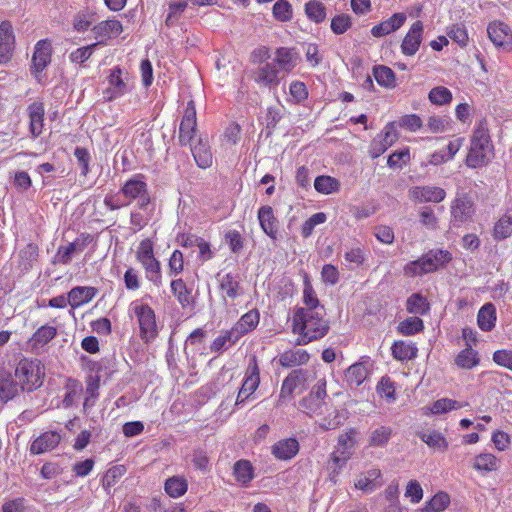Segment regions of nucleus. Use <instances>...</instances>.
<instances>
[{
  "label": "nucleus",
  "mask_w": 512,
  "mask_h": 512,
  "mask_svg": "<svg viewBox=\"0 0 512 512\" xmlns=\"http://www.w3.org/2000/svg\"><path fill=\"white\" fill-rule=\"evenodd\" d=\"M325 309H297L293 316V331L300 336L298 344L305 345L323 338L329 330L324 319Z\"/></svg>",
  "instance_id": "obj_1"
},
{
  "label": "nucleus",
  "mask_w": 512,
  "mask_h": 512,
  "mask_svg": "<svg viewBox=\"0 0 512 512\" xmlns=\"http://www.w3.org/2000/svg\"><path fill=\"white\" fill-rule=\"evenodd\" d=\"M129 313L137 321L141 340L146 344L152 343L159 333V325L152 307L141 300H135L129 305Z\"/></svg>",
  "instance_id": "obj_2"
},
{
  "label": "nucleus",
  "mask_w": 512,
  "mask_h": 512,
  "mask_svg": "<svg viewBox=\"0 0 512 512\" xmlns=\"http://www.w3.org/2000/svg\"><path fill=\"white\" fill-rule=\"evenodd\" d=\"M452 259L451 253L447 250H430L419 259L408 262L403 269L407 277H417L432 273L443 267Z\"/></svg>",
  "instance_id": "obj_3"
},
{
  "label": "nucleus",
  "mask_w": 512,
  "mask_h": 512,
  "mask_svg": "<svg viewBox=\"0 0 512 512\" xmlns=\"http://www.w3.org/2000/svg\"><path fill=\"white\" fill-rule=\"evenodd\" d=\"M493 156V146L488 130L478 127L471 138V146L466 157V165L471 168H479L486 165Z\"/></svg>",
  "instance_id": "obj_4"
},
{
  "label": "nucleus",
  "mask_w": 512,
  "mask_h": 512,
  "mask_svg": "<svg viewBox=\"0 0 512 512\" xmlns=\"http://www.w3.org/2000/svg\"><path fill=\"white\" fill-rule=\"evenodd\" d=\"M45 370L38 359L24 358L15 369V378L22 391L31 392L43 384Z\"/></svg>",
  "instance_id": "obj_5"
},
{
  "label": "nucleus",
  "mask_w": 512,
  "mask_h": 512,
  "mask_svg": "<svg viewBox=\"0 0 512 512\" xmlns=\"http://www.w3.org/2000/svg\"><path fill=\"white\" fill-rule=\"evenodd\" d=\"M136 259L143 266L146 278L159 287L162 283L161 268L159 261L154 257L153 243L150 239H143L139 243Z\"/></svg>",
  "instance_id": "obj_6"
},
{
  "label": "nucleus",
  "mask_w": 512,
  "mask_h": 512,
  "mask_svg": "<svg viewBox=\"0 0 512 512\" xmlns=\"http://www.w3.org/2000/svg\"><path fill=\"white\" fill-rule=\"evenodd\" d=\"M120 193L124 196L127 205L132 201H137L138 207L142 210H145L151 202L148 185L142 174H135L128 179L122 185Z\"/></svg>",
  "instance_id": "obj_7"
},
{
  "label": "nucleus",
  "mask_w": 512,
  "mask_h": 512,
  "mask_svg": "<svg viewBox=\"0 0 512 512\" xmlns=\"http://www.w3.org/2000/svg\"><path fill=\"white\" fill-rule=\"evenodd\" d=\"M130 90L131 86L127 74L124 75L119 67H114L107 78V87L103 91V99L113 101L124 96Z\"/></svg>",
  "instance_id": "obj_8"
},
{
  "label": "nucleus",
  "mask_w": 512,
  "mask_h": 512,
  "mask_svg": "<svg viewBox=\"0 0 512 512\" xmlns=\"http://www.w3.org/2000/svg\"><path fill=\"white\" fill-rule=\"evenodd\" d=\"M260 384V369L255 356L251 357L245 372L242 386L238 392L236 405L248 400Z\"/></svg>",
  "instance_id": "obj_9"
},
{
  "label": "nucleus",
  "mask_w": 512,
  "mask_h": 512,
  "mask_svg": "<svg viewBox=\"0 0 512 512\" xmlns=\"http://www.w3.org/2000/svg\"><path fill=\"white\" fill-rule=\"evenodd\" d=\"M487 34L496 47L512 48V30L505 22L499 20L490 22L487 26Z\"/></svg>",
  "instance_id": "obj_10"
},
{
  "label": "nucleus",
  "mask_w": 512,
  "mask_h": 512,
  "mask_svg": "<svg viewBox=\"0 0 512 512\" xmlns=\"http://www.w3.org/2000/svg\"><path fill=\"white\" fill-rule=\"evenodd\" d=\"M196 126V109L194 102L191 100L187 103L179 126V141L182 145L189 144L192 141L196 131Z\"/></svg>",
  "instance_id": "obj_11"
},
{
  "label": "nucleus",
  "mask_w": 512,
  "mask_h": 512,
  "mask_svg": "<svg viewBox=\"0 0 512 512\" xmlns=\"http://www.w3.org/2000/svg\"><path fill=\"white\" fill-rule=\"evenodd\" d=\"M423 31L422 21L417 20L411 25L400 46L403 55L413 56L417 53L422 43Z\"/></svg>",
  "instance_id": "obj_12"
},
{
  "label": "nucleus",
  "mask_w": 512,
  "mask_h": 512,
  "mask_svg": "<svg viewBox=\"0 0 512 512\" xmlns=\"http://www.w3.org/2000/svg\"><path fill=\"white\" fill-rule=\"evenodd\" d=\"M409 196L418 203H440L446 197L443 188L433 185L414 186L409 190Z\"/></svg>",
  "instance_id": "obj_13"
},
{
  "label": "nucleus",
  "mask_w": 512,
  "mask_h": 512,
  "mask_svg": "<svg viewBox=\"0 0 512 512\" xmlns=\"http://www.w3.org/2000/svg\"><path fill=\"white\" fill-rule=\"evenodd\" d=\"M61 441V435L55 431H46L30 444V453L40 455L55 449Z\"/></svg>",
  "instance_id": "obj_14"
},
{
  "label": "nucleus",
  "mask_w": 512,
  "mask_h": 512,
  "mask_svg": "<svg viewBox=\"0 0 512 512\" xmlns=\"http://www.w3.org/2000/svg\"><path fill=\"white\" fill-rule=\"evenodd\" d=\"M27 115L29 119V132L33 139L39 137L44 128V104L40 101H35L27 107Z\"/></svg>",
  "instance_id": "obj_15"
},
{
  "label": "nucleus",
  "mask_w": 512,
  "mask_h": 512,
  "mask_svg": "<svg viewBox=\"0 0 512 512\" xmlns=\"http://www.w3.org/2000/svg\"><path fill=\"white\" fill-rule=\"evenodd\" d=\"M464 143V138H457L448 143L445 148L437 150L427 158V164L438 166L451 161Z\"/></svg>",
  "instance_id": "obj_16"
},
{
  "label": "nucleus",
  "mask_w": 512,
  "mask_h": 512,
  "mask_svg": "<svg viewBox=\"0 0 512 512\" xmlns=\"http://www.w3.org/2000/svg\"><path fill=\"white\" fill-rule=\"evenodd\" d=\"M15 44L12 25L8 21L0 24V63L4 64L10 61Z\"/></svg>",
  "instance_id": "obj_17"
},
{
  "label": "nucleus",
  "mask_w": 512,
  "mask_h": 512,
  "mask_svg": "<svg viewBox=\"0 0 512 512\" xmlns=\"http://www.w3.org/2000/svg\"><path fill=\"white\" fill-rule=\"evenodd\" d=\"M306 381V372L299 369V370H293L283 381L280 395H279V404L291 399L293 393L295 390L300 387L304 386V383Z\"/></svg>",
  "instance_id": "obj_18"
},
{
  "label": "nucleus",
  "mask_w": 512,
  "mask_h": 512,
  "mask_svg": "<svg viewBox=\"0 0 512 512\" xmlns=\"http://www.w3.org/2000/svg\"><path fill=\"white\" fill-rule=\"evenodd\" d=\"M52 47L50 41L40 40L35 45L32 57V71L41 73L51 62Z\"/></svg>",
  "instance_id": "obj_19"
},
{
  "label": "nucleus",
  "mask_w": 512,
  "mask_h": 512,
  "mask_svg": "<svg viewBox=\"0 0 512 512\" xmlns=\"http://www.w3.org/2000/svg\"><path fill=\"white\" fill-rule=\"evenodd\" d=\"M299 448L296 438H284L272 445L271 454L278 460L287 461L298 454Z\"/></svg>",
  "instance_id": "obj_20"
},
{
  "label": "nucleus",
  "mask_w": 512,
  "mask_h": 512,
  "mask_svg": "<svg viewBox=\"0 0 512 512\" xmlns=\"http://www.w3.org/2000/svg\"><path fill=\"white\" fill-rule=\"evenodd\" d=\"M407 16L403 12L394 13L390 18L375 25L371 29L374 37H383L400 29L406 22Z\"/></svg>",
  "instance_id": "obj_21"
},
{
  "label": "nucleus",
  "mask_w": 512,
  "mask_h": 512,
  "mask_svg": "<svg viewBox=\"0 0 512 512\" xmlns=\"http://www.w3.org/2000/svg\"><path fill=\"white\" fill-rule=\"evenodd\" d=\"M98 289L92 286H76L68 292V303L72 309L79 308L97 295Z\"/></svg>",
  "instance_id": "obj_22"
},
{
  "label": "nucleus",
  "mask_w": 512,
  "mask_h": 512,
  "mask_svg": "<svg viewBox=\"0 0 512 512\" xmlns=\"http://www.w3.org/2000/svg\"><path fill=\"white\" fill-rule=\"evenodd\" d=\"M359 432L356 428H349L341 433L334 452L338 455H344L351 458L354 454V448L358 442Z\"/></svg>",
  "instance_id": "obj_23"
},
{
  "label": "nucleus",
  "mask_w": 512,
  "mask_h": 512,
  "mask_svg": "<svg viewBox=\"0 0 512 512\" xmlns=\"http://www.w3.org/2000/svg\"><path fill=\"white\" fill-rule=\"evenodd\" d=\"M219 287L224 299L234 300L243 294L240 285L239 276L232 273H226L219 280Z\"/></svg>",
  "instance_id": "obj_24"
},
{
  "label": "nucleus",
  "mask_w": 512,
  "mask_h": 512,
  "mask_svg": "<svg viewBox=\"0 0 512 512\" xmlns=\"http://www.w3.org/2000/svg\"><path fill=\"white\" fill-rule=\"evenodd\" d=\"M473 214L472 202L466 197H457L451 205V215L455 225L468 221Z\"/></svg>",
  "instance_id": "obj_25"
},
{
  "label": "nucleus",
  "mask_w": 512,
  "mask_h": 512,
  "mask_svg": "<svg viewBox=\"0 0 512 512\" xmlns=\"http://www.w3.org/2000/svg\"><path fill=\"white\" fill-rule=\"evenodd\" d=\"M254 80L265 87L277 86L279 84V69L274 62H267L256 70Z\"/></svg>",
  "instance_id": "obj_26"
},
{
  "label": "nucleus",
  "mask_w": 512,
  "mask_h": 512,
  "mask_svg": "<svg viewBox=\"0 0 512 512\" xmlns=\"http://www.w3.org/2000/svg\"><path fill=\"white\" fill-rule=\"evenodd\" d=\"M260 315L256 309H252L241 316L237 323L231 328L233 333L240 340L244 335L254 330L259 324Z\"/></svg>",
  "instance_id": "obj_27"
},
{
  "label": "nucleus",
  "mask_w": 512,
  "mask_h": 512,
  "mask_svg": "<svg viewBox=\"0 0 512 512\" xmlns=\"http://www.w3.org/2000/svg\"><path fill=\"white\" fill-rule=\"evenodd\" d=\"M123 31V27L120 21L116 19H110L101 21L93 27V32L97 38H101L99 42L104 43L105 40L116 38Z\"/></svg>",
  "instance_id": "obj_28"
},
{
  "label": "nucleus",
  "mask_w": 512,
  "mask_h": 512,
  "mask_svg": "<svg viewBox=\"0 0 512 512\" xmlns=\"http://www.w3.org/2000/svg\"><path fill=\"white\" fill-rule=\"evenodd\" d=\"M418 437L431 449L444 452L448 449L449 443L440 431L426 429L418 432Z\"/></svg>",
  "instance_id": "obj_29"
},
{
  "label": "nucleus",
  "mask_w": 512,
  "mask_h": 512,
  "mask_svg": "<svg viewBox=\"0 0 512 512\" xmlns=\"http://www.w3.org/2000/svg\"><path fill=\"white\" fill-rule=\"evenodd\" d=\"M298 53L293 48L280 47L275 51L273 62L286 73L292 71L297 65Z\"/></svg>",
  "instance_id": "obj_30"
},
{
  "label": "nucleus",
  "mask_w": 512,
  "mask_h": 512,
  "mask_svg": "<svg viewBox=\"0 0 512 512\" xmlns=\"http://www.w3.org/2000/svg\"><path fill=\"white\" fill-rule=\"evenodd\" d=\"M258 220L263 232L272 239L276 238L277 220L271 206H262L258 210Z\"/></svg>",
  "instance_id": "obj_31"
},
{
  "label": "nucleus",
  "mask_w": 512,
  "mask_h": 512,
  "mask_svg": "<svg viewBox=\"0 0 512 512\" xmlns=\"http://www.w3.org/2000/svg\"><path fill=\"white\" fill-rule=\"evenodd\" d=\"M499 460L492 453H480L473 458L472 467L482 475L497 471Z\"/></svg>",
  "instance_id": "obj_32"
},
{
  "label": "nucleus",
  "mask_w": 512,
  "mask_h": 512,
  "mask_svg": "<svg viewBox=\"0 0 512 512\" xmlns=\"http://www.w3.org/2000/svg\"><path fill=\"white\" fill-rule=\"evenodd\" d=\"M310 355L304 349H291L284 351L278 357V362L283 367H294L306 364Z\"/></svg>",
  "instance_id": "obj_33"
},
{
  "label": "nucleus",
  "mask_w": 512,
  "mask_h": 512,
  "mask_svg": "<svg viewBox=\"0 0 512 512\" xmlns=\"http://www.w3.org/2000/svg\"><path fill=\"white\" fill-rule=\"evenodd\" d=\"M173 295L183 308L191 307L194 303L192 289L188 288L183 279H175L170 284Z\"/></svg>",
  "instance_id": "obj_34"
},
{
  "label": "nucleus",
  "mask_w": 512,
  "mask_h": 512,
  "mask_svg": "<svg viewBox=\"0 0 512 512\" xmlns=\"http://www.w3.org/2000/svg\"><path fill=\"white\" fill-rule=\"evenodd\" d=\"M86 239L87 238H77L75 241H73L67 245L60 246L58 248L57 255H56L58 258V262H60L62 264L70 263V261L72 259V255L74 253H80V252L84 251V249L87 246Z\"/></svg>",
  "instance_id": "obj_35"
},
{
  "label": "nucleus",
  "mask_w": 512,
  "mask_h": 512,
  "mask_svg": "<svg viewBox=\"0 0 512 512\" xmlns=\"http://www.w3.org/2000/svg\"><path fill=\"white\" fill-rule=\"evenodd\" d=\"M512 235V208H509L498 219L493 227V238L496 241L504 240Z\"/></svg>",
  "instance_id": "obj_36"
},
{
  "label": "nucleus",
  "mask_w": 512,
  "mask_h": 512,
  "mask_svg": "<svg viewBox=\"0 0 512 512\" xmlns=\"http://www.w3.org/2000/svg\"><path fill=\"white\" fill-rule=\"evenodd\" d=\"M56 335L57 329L54 326L43 325L34 332L29 339V344L33 350L39 349L49 343Z\"/></svg>",
  "instance_id": "obj_37"
},
{
  "label": "nucleus",
  "mask_w": 512,
  "mask_h": 512,
  "mask_svg": "<svg viewBox=\"0 0 512 512\" xmlns=\"http://www.w3.org/2000/svg\"><path fill=\"white\" fill-rule=\"evenodd\" d=\"M496 323V308L492 303L484 304L477 315V324L483 331H491Z\"/></svg>",
  "instance_id": "obj_38"
},
{
  "label": "nucleus",
  "mask_w": 512,
  "mask_h": 512,
  "mask_svg": "<svg viewBox=\"0 0 512 512\" xmlns=\"http://www.w3.org/2000/svg\"><path fill=\"white\" fill-rule=\"evenodd\" d=\"M191 151L200 168L205 169L212 165L213 157L207 142L200 139L196 145L191 147Z\"/></svg>",
  "instance_id": "obj_39"
},
{
  "label": "nucleus",
  "mask_w": 512,
  "mask_h": 512,
  "mask_svg": "<svg viewBox=\"0 0 512 512\" xmlns=\"http://www.w3.org/2000/svg\"><path fill=\"white\" fill-rule=\"evenodd\" d=\"M368 376V368L363 362L352 364L345 372V380L349 386H360Z\"/></svg>",
  "instance_id": "obj_40"
},
{
  "label": "nucleus",
  "mask_w": 512,
  "mask_h": 512,
  "mask_svg": "<svg viewBox=\"0 0 512 512\" xmlns=\"http://www.w3.org/2000/svg\"><path fill=\"white\" fill-rule=\"evenodd\" d=\"M417 347L411 342L395 341L391 347L392 355L400 361H407L417 356Z\"/></svg>",
  "instance_id": "obj_41"
},
{
  "label": "nucleus",
  "mask_w": 512,
  "mask_h": 512,
  "mask_svg": "<svg viewBox=\"0 0 512 512\" xmlns=\"http://www.w3.org/2000/svg\"><path fill=\"white\" fill-rule=\"evenodd\" d=\"M348 411L346 409H334L324 416L319 421V426L323 430H333L342 425L348 418Z\"/></svg>",
  "instance_id": "obj_42"
},
{
  "label": "nucleus",
  "mask_w": 512,
  "mask_h": 512,
  "mask_svg": "<svg viewBox=\"0 0 512 512\" xmlns=\"http://www.w3.org/2000/svg\"><path fill=\"white\" fill-rule=\"evenodd\" d=\"M165 492L172 498L183 496L188 489V482L184 476H172L165 481Z\"/></svg>",
  "instance_id": "obj_43"
},
{
  "label": "nucleus",
  "mask_w": 512,
  "mask_h": 512,
  "mask_svg": "<svg viewBox=\"0 0 512 512\" xmlns=\"http://www.w3.org/2000/svg\"><path fill=\"white\" fill-rule=\"evenodd\" d=\"M303 411L311 417L323 416L328 412V405L322 399H314L313 397H305L300 403Z\"/></svg>",
  "instance_id": "obj_44"
},
{
  "label": "nucleus",
  "mask_w": 512,
  "mask_h": 512,
  "mask_svg": "<svg viewBox=\"0 0 512 512\" xmlns=\"http://www.w3.org/2000/svg\"><path fill=\"white\" fill-rule=\"evenodd\" d=\"M233 471L237 482L242 485H248L254 478V468L248 460L237 461L234 464Z\"/></svg>",
  "instance_id": "obj_45"
},
{
  "label": "nucleus",
  "mask_w": 512,
  "mask_h": 512,
  "mask_svg": "<svg viewBox=\"0 0 512 512\" xmlns=\"http://www.w3.org/2000/svg\"><path fill=\"white\" fill-rule=\"evenodd\" d=\"M392 436V428L389 426H378L371 430L368 444L371 447H384L388 444Z\"/></svg>",
  "instance_id": "obj_46"
},
{
  "label": "nucleus",
  "mask_w": 512,
  "mask_h": 512,
  "mask_svg": "<svg viewBox=\"0 0 512 512\" xmlns=\"http://www.w3.org/2000/svg\"><path fill=\"white\" fill-rule=\"evenodd\" d=\"M18 383L14 382L11 375L0 373V399L4 402L11 400L18 393Z\"/></svg>",
  "instance_id": "obj_47"
},
{
  "label": "nucleus",
  "mask_w": 512,
  "mask_h": 512,
  "mask_svg": "<svg viewBox=\"0 0 512 512\" xmlns=\"http://www.w3.org/2000/svg\"><path fill=\"white\" fill-rule=\"evenodd\" d=\"M314 188L317 192L328 195L340 190V182L334 177L321 175L316 177Z\"/></svg>",
  "instance_id": "obj_48"
},
{
  "label": "nucleus",
  "mask_w": 512,
  "mask_h": 512,
  "mask_svg": "<svg viewBox=\"0 0 512 512\" xmlns=\"http://www.w3.org/2000/svg\"><path fill=\"white\" fill-rule=\"evenodd\" d=\"M468 403L459 402L449 398L436 400L429 408L431 414H443L467 406Z\"/></svg>",
  "instance_id": "obj_49"
},
{
  "label": "nucleus",
  "mask_w": 512,
  "mask_h": 512,
  "mask_svg": "<svg viewBox=\"0 0 512 512\" xmlns=\"http://www.w3.org/2000/svg\"><path fill=\"white\" fill-rule=\"evenodd\" d=\"M429 308L427 299L419 293H414L407 299L406 309L411 314L424 315Z\"/></svg>",
  "instance_id": "obj_50"
},
{
  "label": "nucleus",
  "mask_w": 512,
  "mask_h": 512,
  "mask_svg": "<svg viewBox=\"0 0 512 512\" xmlns=\"http://www.w3.org/2000/svg\"><path fill=\"white\" fill-rule=\"evenodd\" d=\"M455 363L463 369H471L479 364L478 353L472 347H466L458 353Z\"/></svg>",
  "instance_id": "obj_51"
},
{
  "label": "nucleus",
  "mask_w": 512,
  "mask_h": 512,
  "mask_svg": "<svg viewBox=\"0 0 512 512\" xmlns=\"http://www.w3.org/2000/svg\"><path fill=\"white\" fill-rule=\"evenodd\" d=\"M238 341L239 339L237 338V336L233 333L231 329H229L222 332L218 337L214 339L210 349L212 352H221L223 350H226L228 347L234 345Z\"/></svg>",
  "instance_id": "obj_52"
},
{
  "label": "nucleus",
  "mask_w": 512,
  "mask_h": 512,
  "mask_svg": "<svg viewBox=\"0 0 512 512\" xmlns=\"http://www.w3.org/2000/svg\"><path fill=\"white\" fill-rule=\"evenodd\" d=\"M450 504V497L446 492L436 493L422 508V512H441Z\"/></svg>",
  "instance_id": "obj_53"
},
{
  "label": "nucleus",
  "mask_w": 512,
  "mask_h": 512,
  "mask_svg": "<svg viewBox=\"0 0 512 512\" xmlns=\"http://www.w3.org/2000/svg\"><path fill=\"white\" fill-rule=\"evenodd\" d=\"M373 76L380 86L392 88L395 86V74L389 67L375 66L373 68Z\"/></svg>",
  "instance_id": "obj_54"
},
{
  "label": "nucleus",
  "mask_w": 512,
  "mask_h": 512,
  "mask_svg": "<svg viewBox=\"0 0 512 512\" xmlns=\"http://www.w3.org/2000/svg\"><path fill=\"white\" fill-rule=\"evenodd\" d=\"M305 13L309 20L315 23H321L326 18V8L318 0H310L305 4Z\"/></svg>",
  "instance_id": "obj_55"
},
{
  "label": "nucleus",
  "mask_w": 512,
  "mask_h": 512,
  "mask_svg": "<svg viewBox=\"0 0 512 512\" xmlns=\"http://www.w3.org/2000/svg\"><path fill=\"white\" fill-rule=\"evenodd\" d=\"M65 389L66 393L63 398V405L70 407L82 392V384L76 379L69 378L66 382Z\"/></svg>",
  "instance_id": "obj_56"
},
{
  "label": "nucleus",
  "mask_w": 512,
  "mask_h": 512,
  "mask_svg": "<svg viewBox=\"0 0 512 512\" xmlns=\"http://www.w3.org/2000/svg\"><path fill=\"white\" fill-rule=\"evenodd\" d=\"M424 328V324L422 319L419 317H408L405 320L401 321L398 325V331L402 335H414Z\"/></svg>",
  "instance_id": "obj_57"
},
{
  "label": "nucleus",
  "mask_w": 512,
  "mask_h": 512,
  "mask_svg": "<svg viewBox=\"0 0 512 512\" xmlns=\"http://www.w3.org/2000/svg\"><path fill=\"white\" fill-rule=\"evenodd\" d=\"M428 99L432 104L442 106L452 101V93L444 86H437L430 90Z\"/></svg>",
  "instance_id": "obj_58"
},
{
  "label": "nucleus",
  "mask_w": 512,
  "mask_h": 512,
  "mask_svg": "<svg viewBox=\"0 0 512 512\" xmlns=\"http://www.w3.org/2000/svg\"><path fill=\"white\" fill-rule=\"evenodd\" d=\"M187 8V2L184 0H172L168 6V14L165 19L167 26H173L181 17Z\"/></svg>",
  "instance_id": "obj_59"
},
{
  "label": "nucleus",
  "mask_w": 512,
  "mask_h": 512,
  "mask_svg": "<svg viewBox=\"0 0 512 512\" xmlns=\"http://www.w3.org/2000/svg\"><path fill=\"white\" fill-rule=\"evenodd\" d=\"M102 42H96L84 47L77 48L76 50L72 51L69 55V59L72 63L75 64H83L85 61H87L93 54L96 47L101 44Z\"/></svg>",
  "instance_id": "obj_60"
},
{
  "label": "nucleus",
  "mask_w": 512,
  "mask_h": 512,
  "mask_svg": "<svg viewBox=\"0 0 512 512\" xmlns=\"http://www.w3.org/2000/svg\"><path fill=\"white\" fill-rule=\"evenodd\" d=\"M447 35L461 47H466L468 44V32L463 24H454L450 26L447 30Z\"/></svg>",
  "instance_id": "obj_61"
},
{
  "label": "nucleus",
  "mask_w": 512,
  "mask_h": 512,
  "mask_svg": "<svg viewBox=\"0 0 512 512\" xmlns=\"http://www.w3.org/2000/svg\"><path fill=\"white\" fill-rule=\"evenodd\" d=\"M100 386V377L98 375H90L87 380L86 398L84 407L92 406L98 397V389Z\"/></svg>",
  "instance_id": "obj_62"
},
{
  "label": "nucleus",
  "mask_w": 512,
  "mask_h": 512,
  "mask_svg": "<svg viewBox=\"0 0 512 512\" xmlns=\"http://www.w3.org/2000/svg\"><path fill=\"white\" fill-rule=\"evenodd\" d=\"M273 16L281 22H287L292 18V6L286 0H278L273 5Z\"/></svg>",
  "instance_id": "obj_63"
},
{
  "label": "nucleus",
  "mask_w": 512,
  "mask_h": 512,
  "mask_svg": "<svg viewBox=\"0 0 512 512\" xmlns=\"http://www.w3.org/2000/svg\"><path fill=\"white\" fill-rule=\"evenodd\" d=\"M410 161V150L404 148L400 151L392 153L387 160V165L393 169H401Z\"/></svg>",
  "instance_id": "obj_64"
}]
</instances>
